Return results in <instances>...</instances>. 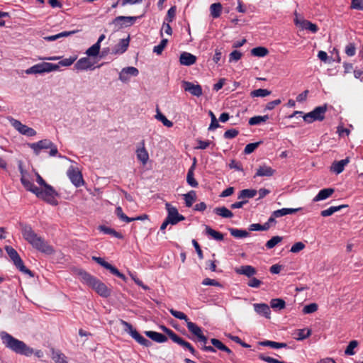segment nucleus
I'll return each mask as SVG.
<instances>
[{
  "label": "nucleus",
  "mask_w": 363,
  "mask_h": 363,
  "mask_svg": "<svg viewBox=\"0 0 363 363\" xmlns=\"http://www.w3.org/2000/svg\"><path fill=\"white\" fill-rule=\"evenodd\" d=\"M358 342L357 340H352L350 342L349 345H347L345 354L346 355H353L354 354V349L358 346Z\"/></svg>",
  "instance_id": "52"
},
{
  "label": "nucleus",
  "mask_w": 363,
  "mask_h": 363,
  "mask_svg": "<svg viewBox=\"0 0 363 363\" xmlns=\"http://www.w3.org/2000/svg\"><path fill=\"white\" fill-rule=\"evenodd\" d=\"M306 329H298L296 330L298 337H296L297 340H303L308 337L311 334V330L308 329L306 333H305Z\"/></svg>",
  "instance_id": "55"
},
{
  "label": "nucleus",
  "mask_w": 363,
  "mask_h": 363,
  "mask_svg": "<svg viewBox=\"0 0 363 363\" xmlns=\"http://www.w3.org/2000/svg\"><path fill=\"white\" fill-rule=\"evenodd\" d=\"M59 69V65L49 63V62H42L37 65H35L30 67L29 69L26 70V73L27 74H43L45 72H50L52 71H55Z\"/></svg>",
  "instance_id": "10"
},
{
  "label": "nucleus",
  "mask_w": 363,
  "mask_h": 363,
  "mask_svg": "<svg viewBox=\"0 0 363 363\" xmlns=\"http://www.w3.org/2000/svg\"><path fill=\"white\" fill-rule=\"evenodd\" d=\"M242 54L237 50H233L229 55V62H237L242 57Z\"/></svg>",
  "instance_id": "61"
},
{
  "label": "nucleus",
  "mask_w": 363,
  "mask_h": 363,
  "mask_svg": "<svg viewBox=\"0 0 363 363\" xmlns=\"http://www.w3.org/2000/svg\"><path fill=\"white\" fill-rule=\"evenodd\" d=\"M155 118L161 121L166 127L171 128L173 126V123L168 120L164 115H163L158 108H157V115Z\"/></svg>",
  "instance_id": "43"
},
{
  "label": "nucleus",
  "mask_w": 363,
  "mask_h": 363,
  "mask_svg": "<svg viewBox=\"0 0 363 363\" xmlns=\"http://www.w3.org/2000/svg\"><path fill=\"white\" fill-rule=\"evenodd\" d=\"M350 162V158L346 157L340 161H335L331 167L330 170L337 174L342 173L345 169V167Z\"/></svg>",
  "instance_id": "20"
},
{
  "label": "nucleus",
  "mask_w": 363,
  "mask_h": 363,
  "mask_svg": "<svg viewBox=\"0 0 363 363\" xmlns=\"http://www.w3.org/2000/svg\"><path fill=\"white\" fill-rule=\"evenodd\" d=\"M1 338L3 344L16 354L28 357L33 353V350L27 346L24 342L13 337L6 332L1 333Z\"/></svg>",
  "instance_id": "3"
},
{
  "label": "nucleus",
  "mask_w": 363,
  "mask_h": 363,
  "mask_svg": "<svg viewBox=\"0 0 363 363\" xmlns=\"http://www.w3.org/2000/svg\"><path fill=\"white\" fill-rule=\"evenodd\" d=\"M77 275L82 281L91 287L99 296L107 298L111 296V289L95 277L83 269L77 270Z\"/></svg>",
  "instance_id": "2"
},
{
  "label": "nucleus",
  "mask_w": 363,
  "mask_h": 363,
  "mask_svg": "<svg viewBox=\"0 0 363 363\" xmlns=\"http://www.w3.org/2000/svg\"><path fill=\"white\" fill-rule=\"evenodd\" d=\"M186 207H191L196 199V192L193 190L183 195Z\"/></svg>",
  "instance_id": "35"
},
{
  "label": "nucleus",
  "mask_w": 363,
  "mask_h": 363,
  "mask_svg": "<svg viewBox=\"0 0 363 363\" xmlns=\"http://www.w3.org/2000/svg\"><path fill=\"white\" fill-rule=\"evenodd\" d=\"M209 115L211 116V122L208 127V130H214V129L218 128L220 126V125L217 121L216 116L213 114V113L211 111H209Z\"/></svg>",
  "instance_id": "57"
},
{
  "label": "nucleus",
  "mask_w": 363,
  "mask_h": 363,
  "mask_svg": "<svg viewBox=\"0 0 363 363\" xmlns=\"http://www.w3.org/2000/svg\"><path fill=\"white\" fill-rule=\"evenodd\" d=\"M271 91L265 89H258L253 90L250 93L252 97H265L270 95Z\"/></svg>",
  "instance_id": "46"
},
{
  "label": "nucleus",
  "mask_w": 363,
  "mask_h": 363,
  "mask_svg": "<svg viewBox=\"0 0 363 363\" xmlns=\"http://www.w3.org/2000/svg\"><path fill=\"white\" fill-rule=\"evenodd\" d=\"M74 68L77 70L93 69V63L88 57L79 59L74 65Z\"/></svg>",
  "instance_id": "19"
},
{
  "label": "nucleus",
  "mask_w": 363,
  "mask_h": 363,
  "mask_svg": "<svg viewBox=\"0 0 363 363\" xmlns=\"http://www.w3.org/2000/svg\"><path fill=\"white\" fill-rule=\"evenodd\" d=\"M165 208L167 211V219L170 221L171 225H176L185 219V217L179 213L176 207L172 206L169 203H166Z\"/></svg>",
  "instance_id": "12"
},
{
  "label": "nucleus",
  "mask_w": 363,
  "mask_h": 363,
  "mask_svg": "<svg viewBox=\"0 0 363 363\" xmlns=\"http://www.w3.org/2000/svg\"><path fill=\"white\" fill-rule=\"evenodd\" d=\"M140 16H120L115 18L110 25L113 26V30L118 31L124 27H128L135 23Z\"/></svg>",
  "instance_id": "9"
},
{
  "label": "nucleus",
  "mask_w": 363,
  "mask_h": 363,
  "mask_svg": "<svg viewBox=\"0 0 363 363\" xmlns=\"http://www.w3.org/2000/svg\"><path fill=\"white\" fill-rule=\"evenodd\" d=\"M268 119L269 116L267 115L254 116L250 118L249 124L250 125H259L261 123L266 122Z\"/></svg>",
  "instance_id": "42"
},
{
  "label": "nucleus",
  "mask_w": 363,
  "mask_h": 363,
  "mask_svg": "<svg viewBox=\"0 0 363 363\" xmlns=\"http://www.w3.org/2000/svg\"><path fill=\"white\" fill-rule=\"evenodd\" d=\"M28 146L33 150L35 155H39L41 150L50 149V156H55L57 152V146L50 140L44 139L37 143H29Z\"/></svg>",
  "instance_id": "4"
},
{
  "label": "nucleus",
  "mask_w": 363,
  "mask_h": 363,
  "mask_svg": "<svg viewBox=\"0 0 363 363\" xmlns=\"http://www.w3.org/2000/svg\"><path fill=\"white\" fill-rule=\"evenodd\" d=\"M261 143H262V141H259L257 143L247 144L245 146V150H244L245 154H247V155L251 154L252 152H253L255 150L256 148H257L259 147V145Z\"/></svg>",
  "instance_id": "50"
},
{
  "label": "nucleus",
  "mask_w": 363,
  "mask_h": 363,
  "mask_svg": "<svg viewBox=\"0 0 363 363\" xmlns=\"http://www.w3.org/2000/svg\"><path fill=\"white\" fill-rule=\"evenodd\" d=\"M139 74V71L134 67H127L119 73V79L123 82H127L130 79V76L136 77Z\"/></svg>",
  "instance_id": "15"
},
{
  "label": "nucleus",
  "mask_w": 363,
  "mask_h": 363,
  "mask_svg": "<svg viewBox=\"0 0 363 363\" xmlns=\"http://www.w3.org/2000/svg\"><path fill=\"white\" fill-rule=\"evenodd\" d=\"M5 250L6 251L11 259L13 261L14 265L20 272L24 274H27L31 277L34 276L33 273L30 269L26 267L23 260L21 259V258L20 257L19 255L18 254L17 251L15 249H13L11 246H6Z\"/></svg>",
  "instance_id": "5"
},
{
  "label": "nucleus",
  "mask_w": 363,
  "mask_h": 363,
  "mask_svg": "<svg viewBox=\"0 0 363 363\" xmlns=\"http://www.w3.org/2000/svg\"><path fill=\"white\" fill-rule=\"evenodd\" d=\"M257 190L255 189H243L241 190L238 196V199L247 200V199H252L257 195Z\"/></svg>",
  "instance_id": "30"
},
{
  "label": "nucleus",
  "mask_w": 363,
  "mask_h": 363,
  "mask_svg": "<svg viewBox=\"0 0 363 363\" xmlns=\"http://www.w3.org/2000/svg\"><path fill=\"white\" fill-rule=\"evenodd\" d=\"M270 306L274 310H281L285 308L286 303L281 298H273L270 301Z\"/></svg>",
  "instance_id": "38"
},
{
  "label": "nucleus",
  "mask_w": 363,
  "mask_h": 363,
  "mask_svg": "<svg viewBox=\"0 0 363 363\" xmlns=\"http://www.w3.org/2000/svg\"><path fill=\"white\" fill-rule=\"evenodd\" d=\"M206 233L211 236L216 240L221 241L224 238L223 235L221 233L212 229L208 225L206 226Z\"/></svg>",
  "instance_id": "36"
},
{
  "label": "nucleus",
  "mask_w": 363,
  "mask_h": 363,
  "mask_svg": "<svg viewBox=\"0 0 363 363\" xmlns=\"http://www.w3.org/2000/svg\"><path fill=\"white\" fill-rule=\"evenodd\" d=\"M305 248V245L302 242H296L292 245L290 251L293 253H298Z\"/></svg>",
  "instance_id": "62"
},
{
  "label": "nucleus",
  "mask_w": 363,
  "mask_h": 363,
  "mask_svg": "<svg viewBox=\"0 0 363 363\" xmlns=\"http://www.w3.org/2000/svg\"><path fill=\"white\" fill-rule=\"evenodd\" d=\"M172 341L183 347L184 348L187 349L192 354H196V352L195 349L193 347V346L189 342L184 340L179 335H176V336L173 338Z\"/></svg>",
  "instance_id": "27"
},
{
  "label": "nucleus",
  "mask_w": 363,
  "mask_h": 363,
  "mask_svg": "<svg viewBox=\"0 0 363 363\" xmlns=\"http://www.w3.org/2000/svg\"><path fill=\"white\" fill-rule=\"evenodd\" d=\"M335 189L333 188H327L320 190L318 194L313 198V201L317 202L329 198L333 193Z\"/></svg>",
  "instance_id": "26"
},
{
  "label": "nucleus",
  "mask_w": 363,
  "mask_h": 363,
  "mask_svg": "<svg viewBox=\"0 0 363 363\" xmlns=\"http://www.w3.org/2000/svg\"><path fill=\"white\" fill-rule=\"evenodd\" d=\"M129 42L130 36L128 35L127 38L121 40L119 43L114 46L112 49L111 53L113 55H121L124 53L129 46Z\"/></svg>",
  "instance_id": "16"
},
{
  "label": "nucleus",
  "mask_w": 363,
  "mask_h": 363,
  "mask_svg": "<svg viewBox=\"0 0 363 363\" xmlns=\"http://www.w3.org/2000/svg\"><path fill=\"white\" fill-rule=\"evenodd\" d=\"M92 259L108 271H110V269L113 267V265H111L110 263L106 262L101 257L93 256Z\"/></svg>",
  "instance_id": "51"
},
{
  "label": "nucleus",
  "mask_w": 363,
  "mask_h": 363,
  "mask_svg": "<svg viewBox=\"0 0 363 363\" xmlns=\"http://www.w3.org/2000/svg\"><path fill=\"white\" fill-rule=\"evenodd\" d=\"M21 182L23 184V186L29 191H31L33 192V194H35V189H38V187L35 186L33 183H32L31 182H30L28 179L25 178V177H22L21 178Z\"/></svg>",
  "instance_id": "44"
},
{
  "label": "nucleus",
  "mask_w": 363,
  "mask_h": 363,
  "mask_svg": "<svg viewBox=\"0 0 363 363\" xmlns=\"http://www.w3.org/2000/svg\"><path fill=\"white\" fill-rule=\"evenodd\" d=\"M259 359H260L261 360H263L264 362H267L268 363H286V362L279 361V360H278L277 359H274L273 357L265 356L263 354H259Z\"/></svg>",
  "instance_id": "59"
},
{
  "label": "nucleus",
  "mask_w": 363,
  "mask_h": 363,
  "mask_svg": "<svg viewBox=\"0 0 363 363\" xmlns=\"http://www.w3.org/2000/svg\"><path fill=\"white\" fill-rule=\"evenodd\" d=\"M167 39H162L158 45L154 47L153 52H155L157 55H161L164 49L167 46Z\"/></svg>",
  "instance_id": "49"
},
{
  "label": "nucleus",
  "mask_w": 363,
  "mask_h": 363,
  "mask_svg": "<svg viewBox=\"0 0 363 363\" xmlns=\"http://www.w3.org/2000/svg\"><path fill=\"white\" fill-rule=\"evenodd\" d=\"M228 230L232 236L238 238H246L249 235V233L245 230L229 228Z\"/></svg>",
  "instance_id": "37"
},
{
  "label": "nucleus",
  "mask_w": 363,
  "mask_h": 363,
  "mask_svg": "<svg viewBox=\"0 0 363 363\" xmlns=\"http://www.w3.org/2000/svg\"><path fill=\"white\" fill-rule=\"evenodd\" d=\"M176 10H177V8L175 6H172L167 11V16H166V18L165 20L169 22V23H171L174 17H175V15H176Z\"/></svg>",
  "instance_id": "60"
},
{
  "label": "nucleus",
  "mask_w": 363,
  "mask_h": 363,
  "mask_svg": "<svg viewBox=\"0 0 363 363\" xmlns=\"http://www.w3.org/2000/svg\"><path fill=\"white\" fill-rule=\"evenodd\" d=\"M350 8L363 11V0H352Z\"/></svg>",
  "instance_id": "64"
},
{
  "label": "nucleus",
  "mask_w": 363,
  "mask_h": 363,
  "mask_svg": "<svg viewBox=\"0 0 363 363\" xmlns=\"http://www.w3.org/2000/svg\"><path fill=\"white\" fill-rule=\"evenodd\" d=\"M295 23L296 25L300 23V25L303 29L308 30L313 33H315L318 30V28L315 24L311 23V21H307V20H303L302 21L300 22L296 18V19H295Z\"/></svg>",
  "instance_id": "28"
},
{
  "label": "nucleus",
  "mask_w": 363,
  "mask_h": 363,
  "mask_svg": "<svg viewBox=\"0 0 363 363\" xmlns=\"http://www.w3.org/2000/svg\"><path fill=\"white\" fill-rule=\"evenodd\" d=\"M348 207L347 205H340L338 206H331L328 209L323 210L320 212V215L323 217H328L333 215L334 213L341 210L342 208Z\"/></svg>",
  "instance_id": "34"
},
{
  "label": "nucleus",
  "mask_w": 363,
  "mask_h": 363,
  "mask_svg": "<svg viewBox=\"0 0 363 363\" xmlns=\"http://www.w3.org/2000/svg\"><path fill=\"white\" fill-rule=\"evenodd\" d=\"M356 47L354 43H350L345 48V53L347 55L352 57L355 55Z\"/></svg>",
  "instance_id": "63"
},
{
  "label": "nucleus",
  "mask_w": 363,
  "mask_h": 363,
  "mask_svg": "<svg viewBox=\"0 0 363 363\" xmlns=\"http://www.w3.org/2000/svg\"><path fill=\"white\" fill-rule=\"evenodd\" d=\"M235 271L237 274L245 275L249 278L257 273L255 268L250 265L241 266L240 268H236Z\"/></svg>",
  "instance_id": "22"
},
{
  "label": "nucleus",
  "mask_w": 363,
  "mask_h": 363,
  "mask_svg": "<svg viewBox=\"0 0 363 363\" xmlns=\"http://www.w3.org/2000/svg\"><path fill=\"white\" fill-rule=\"evenodd\" d=\"M282 239L283 238L281 236H274L266 242L265 246L267 249H272L278 243L281 242Z\"/></svg>",
  "instance_id": "48"
},
{
  "label": "nucleus",
  "mask_w": 363,
  "mask_h": 363,
  "mask_svg": "<svg viewBox=\"0 0 363 363\" xmlns=\"http://www.w3.org/2000/svg\"><path fill=\"white\" fill-rule=\"evenodd\" d=\"M98 229L101 232H103L105 234L111 235L112 236H113L116 238H118V239L123 238V235L121 233H118V232L116 231L113 228L107 227L106 225H99Z\"/></svg>",
  "instance_id": "29"
},
{
  "label": "nucleus",
  "mask_w": 363,
  "mask_h": 363,
  "mask_svg": "<svg viewBox=\"0 0 363 363\" xmlns=\"http://www.w3.org/2000/svg\"><path fill=\"white\" fill-rule=\"evenodd\" d=\"M221 10L222 5L220 3H214L210 6L211 15L215 18L220 16Z\"/></svg>",
  "instance_id": "40"
},
{
  "label": "nucleus",
  "mask_w": 363,
  "mask_h": 363,
  "mask_svg": "<svg viewBox=\"0 0 363 363\" xmlns=\"http://www.w3.org/2000/svg\"><path fill=\"white\" fill-rule=\"evenodd\" d=\"M259 345L264 347H270L272 348H285L287 347V344L285 342H277L271 340H264L259 342Z\"/></svg>",
  "instance_id": "31"
},
{
  "label": "nucleus",
  "mask_w": 363,
  "mask_h": 363,
  "mask_svg": "<svg viewBox=\"0 0 363 363\" xmlns=\"http://www.w3.org/2000/svg\"><path fill=\"white\" fill-rule=\"evenodd\" d=\"M326 111V105L317 106L312 111L303 115V118L308 123H311L315 121H322L325 118Z\"/></svg>",
  "instance_id": "8"
},
{
  "label": "nucleus",
  "mask_w": 363,
  "mask_h": 363,
  "mask_svg": "<svg viewBox=\"0 0 363 363\" xmlns=\"http://www.w3.org/2000/svg\"><path fill=\"white\" fill-rule=\"evenodd\" d=\"M145 334L147 337L150 338L152 340L158 342L163 343L167 341V337L166 335L155 332V331H145Z\"/></svg>",
  "instance_id": "23"
},
{
  "label": "nucleus",
  "mask_w": 363,
  "mask_h": 363,
  "mask_svg": "<svg viewBox=\"0 0 363 363\" xmlns=\"http://www.w3.org/2000/svg\"><path fill=\"white\" fill-rule=\"evenodd\" d=\"M196 61V57L189 52H184L180 55L179 62L185 66L194 65Z\"/></svg>",
  "instance_id": "21"
},
{
  "label": "nucleus",
  "mask_w": 363,
  "mask_h": 363,
  "mask_svg": "<svg viewBox=\"0 0 363 363\" xmlns=\"http://www.w3.org/2000/svg\"><path fill=\"white\" fill-rule=\"evenodd\" d=\"M214 213L223 218H232L233 213L225 206L217 207L213 210Z\"/></svg>",
  "instance_id": "32"
},
{
  "label": "nucleus",
  "mask_w": 363,
  "mask_h": 363,
  "mask_svg": "<svg viewBox=\"0 0 363 363\" xmlns=\"http://www.w3.org/2000/svg\"><path fill=\"white\" fill-rule=\"evenodd\" d=\"M269 50L264 47H257L251 50V54L256 57H264L267 55Z\"/></svg>",
  "instance_id": "41"
},
{
  "label": "nucleus",
  "mask_w": 363,
  "mask_h": 363,
  "mask_svg": "<svg viewBox=\"0 0 363 363\" xmlns=\"http://www.w3.org/2000/svg\"><path fill=\"white\" fill-rule=\"evenodd\" d=\"M275 170L270 167L262 165L260 166L255 174L254 177H272L274 175Z\"/></svg>",
  "instance_id": "25"
},
{
  "label": "nucleus",
  "mask_w": 363,
  "mask_h": 363,
  "mask_svg": "<svg viewBox=\"0 0 363 363\" xmlns=\"http://www.w3.org/2000/svg\"><path fill=\"white\" fill-rule=\"evenodd\" d=\"M182 87L186 91H189L191 95L199 97L202 95V88L199 84H194L192 82L182 81Z\"/></svg>",
  "instance_id": "14"
},
{
  "label": "nucleus",
  "mask_w": 363,
  "mask_h": 363,
  "mask_svg": "<svg viewBox=\"0 0 363 363\" xmlns=\"http://www.w3.org/2000/svg\"><path fill=\"white\" fill-rule=\"evenodd\" d=\"M169 313L176 318H178L179 320H184L187 323L189 321V319L186 314H184L183 312L178 311L176 310H174L173 308L169 309Z\"/></svg>",
  "instance_id": "53"
},
{
  "label": "nucleus",
  "mask_w": 363,
  "mask_h": 363,
  "mask_svg": "<svg viewBox=\"0 0 363 363\" xmlns=\"http://www.w3.org/2000/svg\"><path fill=\"white\" fill-rule=\"evenodd\" d=\"M186 327L193 335L196 336L197 338L203 333L200 327H199L196 323L189 320L186 323Z\"/></svg>",
  "instance_id": "33"
},
{
  "label": "nucleus",
  "mask_w": 363,
  "mask_h": 363,
  "mask_svg": "<svg viewBox=\"0 0 363 363\" xmlns=\"http://www.w3.org/2000/svg\"><path fill=\"white\" fill-rule=\"evenodd\" d=\"M255 311L259 315L264 316L269 319L271 311L269 306L266 303H255L253 304Z\"/></svg>",
  "instance_id": "17"
},
{
  "label": "nucleus",
  "mask_w": 363,
  "mask_h": 363,
  "mask_svg": "<svg viewBox=\"0 0 363 363\" xmlns=\"http://www.w3.org/2000/svg\"><path fill=\"white\" fill-rule=\"evenodd\" d=\"M77 60V57H70L69 58H65L60 60L57 65L68 67L74 63V62Z\"/></svg>",
  "instance_id": "58"
},
{
  "label": "nucleus",
  "mask_w": 363,
  "mask_h": 363,
  "mask_svg": "<svg viewBox=\"0 0 363 363\" xmlns=\"http://www.w3.org/2000/svg\"><path fill=\"white\" fill-rule=\"evenodd\" d=\"M116 214L120 220L122 221H124L125 223H130L133 221V219H130V217L127 216L122 210V208L121 206H118L116 208Z\"/></svg>",
  "instance_id": "47"
},
{
  "label": "nucleus",
  "mask_w": 363,
  "mask_h": 363,
  "mask_svg": "<svg viewBox=\"0 0 363 363\" xmlns=\"http://www.w3.org/2000/svg\"><path fill=\"white\" fill-rule=\"evenodd\" d=\"M196 159L194 157L193 164L188 170L186 175V182L191 187H197L199 185L198 182L194 179V169L196 168Z\"/></svg>",
  "instance_id": "18"
},
{
  "label": "nucleus",
  "mask_w": 363,
  "mask_h": 363,
  "mask_svg": "<svg viewBox=\"0 0 363 363\" xmlns=\"http://www.w3.org/2000/svg\"><path fill=\"white\" fill-rule=\"evenodd\" d=\"M67 175L76 187H79L84 184L82 174L78 167L70 166L67 169Z\"/></svg>",
  "instance_id": "11"
},
{
  "label": "nucleus",
  "mask_w": 363,
  "mask_h": 363,
  "mask_svg": "<svg viewBox=\"0 0 363 363\" xmlns=\"http://www.w3.org/2000/svg\"><path fill=\"white\" fill-rule=\"evenodd\" d=\"M120 322H121V324L122 325H123V327H124V331L126 332L127 333L130 334V335L133 339H135L139 344H140L143 346L147 347H150L152 345V342H150L147 339L143 337L136 330V329L133 328V325L130 323H129L123 320H121Z\"/></svg>",
  "instance_id": "7"
},
{
  "label": "nucleus",
  "mask_w": 363,
  "mask_h": 363,
  "mask_svg": "<svg viewBox=\"0 0 363 363\" xmlns=\"http://www.w3.org/2000/svg\"><path fill=\"white\" fill-rule=\"evenodd\" d=\"M11 122L12 125L20 133L27 135V136H30V137L35 136L36 135V131L34 129L21 123L19 121L16 120V119H12L11 121Z\"/></svg>",
  "instance_id": "13"
},
{
  "label": "nucleus",
  "mask_w": 363,
  "mask_h": 363,
  "mask_svg": "<svg viewBox=\"0 0 363 363\" xmlns=\"http://www.w3.org/2000/svg\"><path fill=\"white\" fill-rule=\"evenodd\" d=\"M142 147L136 150V155L138 160L145 164L149 160V155L145 147L144 140L141 142Z\"/></svg>",
  "instance_id": "24"
},
{
  "label": "nucleus",
  "mask_w": 363,
  "mask_h": 363,
  "mask_svg": "<svg viewBox=\"0 0 363 363\" xmlns=\"http://www.w3.org/2000/svg\"><path fill=\"white\" fill-rule=\"evenodd\" d=\"M318 304L315 303H312L308 305H306L303 308V313L305 314H310L315 312L318 310Z\"/></svg>",
  "instance_id": "54"
},
{
  "label": "nucleus",
  "mask_w": 363,
  "mask_h": 363,
  "mask_svg": "<svg viewBox=\"0 0 363 363\" xmlns=\"http://www.w3.org/2000/svg\"><path fill=\"white\" fill-rule=\"evenodd\" d=\"M198 340L203 343L201 349L206 352H216V349L212 346H206L208 338L203 333L198 337Z\"/></svg>",
  "instance_id": "39"
},
{
  "label": "nucleus",
  "mask_w": 363,
  "mask_h": 363,
  "mask_svg": "<svg viewBox=\"0 0 363 363\" xmlns=\"http://www.w3.org/2000/svg\"><path fill=\"white\" fill-rule=\"evenodd\" d=\"M52 359L55 361L56 363H62V361L67 362L65 355L60 351L52 352Z\"/></svg>",
  "instance_id": "56"
},
{
  "label": "nucleus",
  "mask_w": 363,
  "mask_h": 363,
  "mask_svg": "<svg viewBox=\"0 0 363 363\" xmlns=\"http://www.w3.org/2000/svg\"><path fill=\"white\" fill-rule=\"evenodd\" d=\"M21 233L23 238L38 251L47 255H53L55 249L43 237L34 232L31 226L27 224H21Z\"/></svg>",
  "instance_id": "1"
},
{
  "label": "nucleus",
  "mask_w": 363,
  "mask_h": 363,
  "mask_svg": "<svg viewBox=\"0 0 363 363\" xmlns=\"http://www.w3.org/2000/svg\"><path fill=\"white\" fill-rule=\"evenodd\" d=\"M101 45H99V43H96L89 48H88L86 51V54L89 57H96L99 55L100 51Z\"/></svg>",
  "instance_id": "45"
},
{
  "label": "nucleus",
  "mask_w": 363,
  "mask_h": 363,
  "mask_svg": "<svg viewBox=\"0 0 363 363\" xmlns=\"http://www.w3.org/2000/svg\"><path fill=\"white\" fill-rule=\"evenodd\" d=\"M44 187V190H42L40 188L35 189L36 192L35 195L38 198L42 199L47 201L48 203L57 205V202L55 200V196H58L57 192L54 189V188L50 184L45 185Z\"/></svg>",
  "instance_id": "6"
}]
</instances>
